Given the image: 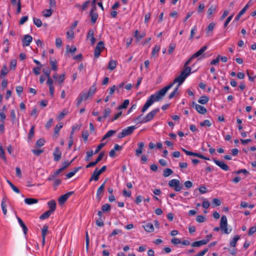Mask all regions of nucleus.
Masks as SVG:
<instances>
[{
  "instance_id": "nucleus-1",
  "label": "nucleus",
  "mask_w": 256,
  "mask_h": 256,
  "mask_svg": "<svg viewBox=\"0 0 256 256\" xmlns=\"http://www.w3.org/2000/svg\"><path fill=\"white\" fill-rule=\"evenodd\" d=\"M172 88V84H168L160 90L156 92L154 94H152L148 98L146 102L142 109V112H145L155 102H158L162 100L166 92Z\"/></svg>"
},
{
  "instance_id": "nucleus-2",
  "label": "nucleus",
  "mask_w": 256,
  "mask_h": 256,
  "mask_svg": "<svg viewBox=\"0 0 256 256\" xmlns=\"http://www.w3.org/2000/svg\"><path fill=\"white\" fill-rule=\"evenodd\" d=\"M159 112V108H154L148 113L145 116H143L142 114L138 116L136 118V120L141 123L147 122L152 120L154 116H156Z\"/></svg>"
},
{
  "instance_id": "nucleus-3",
  "label": "nucleus",
  "mask_w": 256,
  "mask_h": 256,
  "mask_svg": "<svg viewBox=\"0 0 256 256\" xmlns=\"http://www.w3.org/2000/svg\"><path fill=\"white\" fill-rule=\"evenodd\" d=\"M42 72L45 74L46 76L48 78L46 84L48 85L49 87L50 96L52 98L54 96V88L52 86V79L50 76V70L49 68H48L47 70L44 69Z\"/></svg>"
},
{
  "instance_id": "nucleus-4",
  "label": "nucleus",
  "mask_w": 256,
  "mask_h": 256,
  "mask_svg": "<svg viewBox=\"0 0 256 256\" xmlns=\"http://www.w3.org/2000/svg\"><path fill=\"white\" fill-rule=\"evenodd\" d=\"M208 49V46H205L200 48L198 51H197L196 53L192 54L191 57H190L188 60L185 62V66L188 65L190 62H192V60L195 58H198V60L201 59V58H198L200 56H202V58H204V54H202L203 53Z\"/></svg>"
},
{
  "instance_id": "nucleus-5",
  "label": "nucleus",
  "mask_w": 256,
  "mask_h": 256,
  "mask_svg": "<svg viewBox=\"0 0 256 256\" xmlns=\"http://www.w3.org/2000/svg\"><path fill=\"white\" fill-rule=\"evenodd\" d=\"M168 186L176 192H180L183 188V185L177 179H172L168 182Z\"/></svg>"
},
{
  "instance_id": "nucleus-6",
  "label": "nucleus",
  "mask_w": 256,
  "mask_h": 256,
  "mask_svg": "<svg viewBox=\"0 0 256 256\" xmlns=\"http://www.w3.org/2000/svg\"><path fill=\"white\" fill-rule=\"evenodd\" d=\"M220 228L221 230L226 234H228L232 232L231 228H228V220L226 216H222L221 217Z\"/></svg>"
},
{
  "instance_id": "nucleus-7",
  "label": "nucleus",
  "mask_w": 256,
  "mask_h": 256,
  "mask_svg": "<svg viewBox=\"0 0 256 256\" xmlns=\"http://www.w3.org/2000/svg\"><path fill=\"white\" fill-rule=\"evenodd\" d=\"M104 44L102 41H100L98 43L94 50V58H97L99 57L101 52L104 48Z\"/></svg>"
},
{
  "instance_id": "nucleus-8",
  "label": "nucleus",
  "mask_w": 256,
  "mask_h": 256,
  "mask_svg": "<svg viewBox=\"0 0 256 256\" xmlns=\"http://www.w3.org/2000/svg\"><path fill=\"white\" fill-rule=\"evenodd\" d=\"M90 96L86 92L80 93L76 100L77 106H79L83 100H87Z\"/></svg>"
},
{
  "instance_id": "nucleus-9",
  "label": "nucleus",
  "mask_w": 256,
  "mask_h": 256,
  "mask_svg": "<svg viewBox=\"0 0 256 256\" xmlns=\"http://www.w3.org/2000/svg\"><path fill=\"white\" fill-rule=\"evenodd\" d=\"M186 78L183 75H182V74H180L178 77L174 78L172 83H170L169 84H172V86L174 84L178 82V84L176 86H178V88H179L180 86L184 82Z\"/></svg>"
},
{
  "instance_id": "nucleus-10",
  "label": "nucleus",
  "mask_w": 256,
  "mask_h": 256,
  "mask_svg": "<svg viewBox=\"0 0 256 256\" xmlns=\"http://www.w3.org/2000/svg\"><path fill=\"white\" fill-rule=\"evenodd\" d=\"M74 193V192H69L66 194L61 196L58 200V202L60 204L62 205L64 204L68 199V198Z\"/></svg>"
},
{
  "instance_id": "nucleus-11",
  "label": "nucleus",
  "mask_w": 256,
  "mask_h": 256,
  "mask_svg": "<svg viewBox=\"0 0 256 256\" xmlns=\"http://www.w3.org/2000/svg\"><path fill=\"white\" fill-rule=\"evenodd\" d=\"M192 106L200 114H204L206 112V109L204 106L198 104L194 102H192Z\"/></svg>"
},
{
  "instance_id": "nucleus-12",
  "label": "nucleus",
  "mask_w": 256,
  "mask_h": 256,
  "mask_svg": "<svg viewBox=\"0 0 256 256\" xmlns=\"http://www.w3.org/2000/svg\"><path fill=\"white\" fill-rule=\"evenodd\" d=\"M32 40V37L29 34H26L22 40V46L24 47L28 46Z\"/></svg>"
},
{
  "instance_id": "nucleus-13",
  "label": "nucleus",
  "mask_w": 256,
  "mask_h": 256,
  "mask_svg": "<svg viewBox=\"0 0 256 256\" xmlns=\"http://www.w3.org/2000/svg\"><path fill=\"white\" fill-rule=\"evenodd\" d=\"M213 161L216 164L220 167L222 170L225 171H228L229 170L228 166L224 162L217 160L216 158H214Z\"/></svg>"
},
{
  "instance_id": "nucleus-14",
  "label": "nucleus",
  "mask_w": 256,
  "mask_h": 256,
  "mask_svg": "<svg viewBox=\"0 0 256 256\" xmlns=\"http://www.w3.org/2000/svg\"><path fill=\"white\" fill-rule=\"evenodd\" d=\"M54 160L56 162H58L60 160L62 156V152L58 147H56L53 153Z\"/></svg>"
},
{
  "instance_id": "nucleus-15",
  "label": "nucleus",
  "mask_w": 256,
  "mask_h": 256,
  "mask_svg": "<svg viewBox=\"0 0 256 256\" xmlns=\"http://www.w3.org/2000/svg\"><path fill=\"white\" fill-rule=\"evenodd\" d=\"M142 227L146 231L151 232L154 231V227L153 224L150 222H143Z\"/></svg>"
},
{
  "instance_id": "nucleus-16",
  "label": "nucleus",
  "mask_w": 256,
  "mask_h": 256,
  "mask_svg": "<svg viewBox=\"0 0 256 256\" xmlns=\"http://www.w3.org/2000/svg\"><path fill=\"white\" fill-rule=\"evenodd\" d=\"M134 129H124L118 134V138H122L130 134Z\"/></svg>"
},
{
  "instance_id": "nucleus-17",
  "label": "nucleus",
  "mask_w": 256,
  "mask_h": 256,
  "mask_svg": "<svg viewBox=\"0 0 256 256\" xmlns=\"http://www.w3.org/2000/svg\"><path fill=\"white\" fill-rule=\"evenodd\" d=\"M106 183V180L104 181V182L97 190L96 197L98 201H100L102 198V196H100V194H102L104 192V189Z\"/></svg>"
},
{
  "instance_id": "nucleus-18",
  "label": "nucleus",
  "mask_w": 256,
  "mask_h": 256,
  "mask_svg": "<svg viewBox=\"0 0 256 256\" xmlns=\"http://www.w3.org/2000/svg\"><path fill=\"white\" fill-rule=\"evenodd\" d=\"M146 32H142L140 34H139V32L138 30H136L134 33V37L137 42L140 41L141 39L144 38L146 36Z\"/></svg>"
},
{
  "instance_id": "nucleus-19",
  "label": "nucleus",
  "mask_w": 256,
  "mask_h": 256,
  "mask_svg": "<svg viewBox=\"0 0 256 256\" xmlns=\"http://www.w3.org/2000/svg\"><path fill=\"white\" fill-rule=\"evenodd\" d=\"M208 242V240H201L194 242L191 244L192 247H200L202 245L206 244Z\"/></svg>"
},
{
  "instance_id": "nucleus-20",
  "label": "nucleus",
  "mask_w": 256,
  "mask_h": 256,
  "mask_svg": "<svg viewBox=\"0 0 256 256\" xmlns=\"http://www.w3.org/2000/svg\"><path fill=\"white\" fill-rule=\"evenodd\" d=\"M144 145L143 142H139L138 144V148L136 150V155L137 156H139L142 154Z\"/></svg>"
},
{
  "instance_id": "nucleus-21",
  "label": "nucleus",
  "mask_w": 256,
  "mask_h": 256,
  "mask_svg": "<svg viewBox=\"0 0 256 256\" xmlns=\"http://www.w3.org/2000/svg\"><path fill=\"white\" fill-rule=\"evenodd\" d=\"M192 68L190 66H185L184 65V68L183 70L181 72V74L184 76L186 78H187L191 73Z\"/></svg>"
},
{
  "instance_id": "nucleus-22",
  "label": "nucleus",
  "mask_w": 256,
  "mask_h": 256,
  "mask_svg": "<svg viewBox=\"0 0 256 256\" xmlns=\"http://www.w3.org/2000/svg\"><path fill=\"white\" fill-rule=\"evenodd\" d=\"M16 218L19 224L22 228L24 234H27L28 228H27L24 223L22 222V220L20 217L17 216Z\"/></svg>"
},
{
  "instance_id": "nucleus-23",
  "label": "nucleus",
  "mask_w": 256,
  "mask_h": 256,
  "mask_svg": "<svg viewBox=\"0 0 256 256\" xmlns=\"http://www.w3.org/2000/svg\"><path fill=\"white\" fill-rule=\"evenodd\" d=\"M56 202L54 200H50L48 202V205L49 208V210L54 212L56 208Z\"/></svg>"
},
{
  "instance_id": "nucleus-24",
  "label": "nucleus",
  "mask_w": 256,
  "mask_h": 256,
  "mask_svg": "<svg viewBox=\"0 0 256 256\" xmlns=\"http://www.w3.org/2000/svg\"><path fill=\"white\" fill-rule=\"evenodd\" d=\"M100 174L98 171V168H96L92 173L90 179V181L91 182L92 180L97 181L98 180L99 176Z\"/></svg>"
},
{
  "instance_id": "nucleus-25",
  "label": "nucleus",
  "mask_w": 256,
  "mask_h": 256,
  "mask_svg": "<svg viewBox=\"0 0 256 256\" xmlns=\"http://www.w3.org/2000/svg\"><path fill=\"white\" fill-rule=\"evenodd\" d=\"M217 6L214 4L211 5L208 9V18L210 19L211 18V16L214 12L216 9Z\"/></svg>"
},
{
  "instance_id": "nucleus-26",
  "label": "nucleus",
  "mask_w": 256,
  "mask_h": 256,
  "mask_svg": "<svg viewBox=\"0 0 256 256\" xmlns=\"http://www.w3.org/2000/svg\"><path fill=\"white\" fill-rule=\"evenodd\" d=\"M90 17L91 23L92 24H94L96 22V20L98 18V14L96 12H90Z\"/></svg>"
},
{
  "instance_id": "nucleus-27",
  "label": "nucleus",
  "mask_w": 256,
  "mask_h": 256,
  "mask_svg": "<svg viewBox=\"0 0 256 256\" xmlns=\"http://www.w3.org/2000/svg\"><path fill=\"white\" fill-rule=\"evenodd\" d=\"M82 168V166L75 168L73 170L69 172L66 174V178H70L73 176L80 170Z\"/></svg>"
},
{
  "instance_id": "nucleus-28",
  "label": "nucleus",
  "mask_w": 256,
  "mask_h": 256,
  "mask_svg": "<svg viewBox=\"0 0 256 256\" xmlns=\"http://www.w3.org/2000/svg\"><path fill=\"white\" fill-rule=\"evenodd\" d=\"M8 72V69L7 68L6 65L4 64L2 68V69L0 70V78H3L5 77L6 76Z\"/></svg>"
},
{
  "instance_id": "nucleus-29",
  "label": "nucleus",
  "mask_w": 256,
  "mask_h": 256,
  "mask_svg": "<svg viewBox=\"0 0 256 256\" xmlns=\"http://www.w3.org/2000/svg\"><path fill=\"white\" fill-rule=\"evenodd\" d=\"M38 200L33 198H26L24 199V202L28 205H31L37 203Z\"/></svg>"
},
{
  "instance_id": "nucleus-30",
  "label": "nucleus",
  "mask_w": 256,
  "mask_h": 256,
  "mask_svg": "<svg viewBox=\"0 0 256 256\" xmlns=\"http://www.w3.org/2000/svg\"><path fill=\"white\" fill-rule=\"evenodd\" d=\"M53 212L48 210L44 212L42 214H41L40 216V219L43 220L48 218Z\"/></svg>"
},
{
  "instance_id": "nucleus-31",
  "label": "nucleus",
  "mask_w": 256,
  "mask_h": 256,
  "mask_svg": "<svg viewBox=\"0 0 256 256\" xmlns=\"http://www.w3.org/2000/svg\"><path fill=\"white\" fill-rule=\"evenodd\" d=\"M209 100L208 96H202L198 100V102L202 104H206Z\"/></svg>"
},
{
  "instance_id": "nucleus-32",
  "label": "nucleus",
  "mask_w": 256,
  "mask_h": 256,
  "mask_svg": "<svg viewBox=\"0 0 256 256\" xmlns=\"http://www.w3.org/2000/svg\"><path fill=\"white\" fill-rule=\"evenodd\" d=\"M182 151L184 152V153L187 155L189 156H194L199 158L200 154L197 153V152H190L188 150H186L184 148H182Z\"/></svg>"
},
{
  "instance_id": "nucleus-33",
  "label": "nucleus",
  "mask_w": 256,
  "mask_h": 256,
  "mask_svg": "<svg viewBox=\"0 0 256 256\" xmlns=\"http://www.w3.org/2000/svg\"><path fill=\"white\" fill-rule=\"evenodd\" d=\"M96 90V84H94L90 87L88 93V94H90V96H92L95 94Z\"/></svg>"
},
{
  "instance_id": "nucleus-34",
  "label": "nucleus",
  "mask_w": 256,
  "mask_h": 256,
  "mask_svg": "<svg viewBox=\"0 0 256 256\" xmlns=\"http://www.w3.org/2000/svg\"><path fill=\"white\" fill-rule=\"evenodd\" d=\"M10 118L12 123L16 122V111L14 109H12L10 112Z\"/></svg>"
},
{
  "instance_id": "nucleus-35",
  "label": "nucleus",
  "mask_w": 256,
  "mask_h": 256,
  "mask_svg": "<svg viewBox=\"0 0 256 256\" xmlns=\"http://www.w3.org/2000/svg\"><path fill=\"white\" fill-rule=\"evenodd\" d=\"M116 132V131L114 130H110L108 131L103 136L102 138V141L104 140L105 139L110 137L112 136L114 133Z\"/></svg>"
},
{
  "instance_id": "nucleus-36",
  "label": "nucleus",
  "mask_w": 256,
  "mask_h": 256,
  "mask_svg": "<svg viewBox=\"0 0 256 256\" xmlns=\"http://www.w3.org/2000/svg\"><path fill=\"white\" fill-rule=\"evenodd\" d=\"M116 60H110L108 62V68L111 70H112L116 68Z\"/></svg>"
},
{
  "instance_id": "nucleus-37",
  "label": "nucleus",
  "mask_w": 256,
  "mask_h": 256,
  "mask_svg": "<svg viewBox=\"0 0 256 256\" xmlns=\"http://www.w3.org/2000/svg\"><path fill=\"white\" fill-rule=\"evenodd\" d=\"M173 171L170 168H166L163 171V176L164 177H168L173 174Z\"/></svg>"
},
{
  "instance_id": "nucleus-38",
  "label": "nucleus",
  "mask_w": 256,
  "mask_h": 256,
  "mask_svg": "<svg viewBox=\"0 0 256 256\" xmlns=\"http://www.w3.org/2000/svg\"><path fill=\"white\" fill-rule=\"evenodd\" d=\"M216 26V24L214 22H210L208 26L206 28V32L208 34L209 32H212L214 28Z\"/></svg>"
},
{
  "instance_id": "nucleus-39",
  "label": "nucleus",
  "mask_w": 256,
  "mask_h": 256,
  "mask_svg": "<svg viewBox=\"0 0 256 256\" xmlns=\"http://www.w3.org/2000/svg\"><path fill=\"white\" fill-rule=\"evenodd\" d=\"M48 226L46 224H44L42 229V238H46L48 232Z\"/></svg>"
},
{
  "instance_id": "nucleus-40",
  "label": "nucleus",
  "mask_w": 256,
  "mask_h": 256,
  "mask_svg": "<svg viewBox=\"0 0 256 256\" xmlns=\"http://www.w3.org/2000/svg\"><path fill=\"white\" fill-rule=\"evenodd\" d=\"M240 238L239 236H235L230 242V245L231 246L235 247L236 246L238 240Z\"/></svg>"
},
{
  "instance_id": "nucleus-41",
  "label": "nucleus",
  "mask_w": 256,
  "mask_h": 256,
  "mask_svg": "<svg viewBox=\"0 0 256 256\" xmlns=\"http://www.w3.org/2000/svg\"><path fill=\"white\" fill-rule=\"evenodd\" d=\"M246 74L249 80L251 82L254 81L256 78V76L254 72H250L248 70H246Z\"/></svg>"
},
{
  "instance_id": "nucleus-42",
  "label": "nucleus",
  "mask_w": 256,
  "mask_h": 256,
  "mask_svg": "<svg viewBox=\"0 0 256 256\" xmlns=\"http://www.w3.org/2000/svg\"><path fill=\"white\" fill-rule=\"evenodd\" d=\"M111 210L110 205L108 204H106L102 206V210L105 212H108Z\"/></svg>"
},
{
  "instance_id": "nucleus-43",
  "label": "nucleus",
  "mask_w": 256,
  "mask_h": 256,
  "mask_svg": "<svg viewBox=\"0 0 256 256\" xmlns=\"http://www.w3.org/2000/svg\"><path fill=\"white\" fill-rule=\"evenodd\" d=\"M52 12L53 10L51 8L45 10L42 12L43 16L46 18L51 16Z\"/></svg>"
},
{
  "instance_id": "nucleus-44",
  "label": "nucleus",
  "mask_w": 256,
  "mask_h": 256,
  "mask_svg": "<svg viewBox=\"0 0 256 256\" xmlns=\"http://www.w3.org/2000/svg\"><path fill=\"white\" fill-rule=\"evenodd\" d=\"M178 93V86H176L174 90L170 93V94L168 96V98L172 99V98L176 94Z\"/></svg>"
},
{
  "instance_id": "nucleus-45",
  "label": "nucleus",
  "mask_w": 256,
  "mask_h": 256,
  "mask_svg": "<svg viewBox=\"0 0 256 256\" xmlns=\"http://www.w3.org/2000/svg\"><path fill=\"white\" fill-rule=\"evenodd\" d=\"M111 112V109L110 108H106L104 109V113L102 114L103 118H107Z\"/></svg>"
},
{
  "instance_id": "nucleus-46",
  "label": "nucleus",
  "mask_w": 256,
  "mask_h": 256,
  "mask_svg": "<svg viewBox=\"0 0 256 256\" xmlns=\"http://www.w3.org/2000/svg\"><path fill=\"white\" fill-rule=\"evenodd\" d=\"M50 63L51 66V68L52 70H56L58 69L57 64H56V61L54 59V60H50Z\"/></svg>"
},
{
  "instance_id": "nucleus-47",
  "label": "nucleus",
  "mask_w": 256,
  "mask_h": 256,
  "mask_svg": "<svg viewBox=\"0 0 256 256\" xmlns=\"http://www.w3.org/2000/svg\"><path fill=\"white\" fill-rule=\"evenodd\" d=\"M68 113V111L66 110H64L58 116H57V119L58 120H60L62 119L64 116L66 115Z\"/></svg>"
},
{
  "instance_id": "nucleus-48",
  "label": "nucleus",
  "mask_w": 256,
  "mask_h": 256,
  "mask_svg": "<svg viewBox=\"0 0 256 256\" xmlns=\"http://www.w3.org/2000/svg\"><path fill=\"white\" fill-rule=\"evenodd\" d=\"M33 22L34 24L38 28H40L42 26V20L39 18H34Z\"/></svg>"
},
{
  "instance_id": "nucleus-49",
  "label": "nucleus",
  "mask_w": 256,
  "mask_h": 256,
  "mask_svg": "<svg viewBox=\"0 0 256 256\" xmlns=\"http://www.w3.org/2000/svg\"><path fill=\"white\" fill-rule=\"evenodd\" d=\"M130 101L128 100H125L123 103L118 106L119 109L126 108L128 106Z\"/></svg>"
},
{
  "instance_id": "nucleus-50",
  "label": "nucleus",
  "mask_w": 256,
  "mask_h": 256,
  "mask_svg": "<svg viewBox=\"0 0 256 256\" xmlns=\"http://www.w3.org/2000/svg\"><path fill=\"white\" fill-rule=\"evenodd\" d=\"M160 49V46L159 45H156L154 47L152 48V56H154L158 52Z\"/></svg>"
},
{
  "instance_id": "nucleus-51",
  "label": "nucleus",
  "mask_w": 256,
  "mask_h": 256,
  "mask_svg": "<svg viewBox=\"0 0 256 256\" xmlns=\"http://www.w3.org/2000/svg\"><path fill=\"white\" fill-rule=\"evenodd\" d=\"M45 142L44 138H40L36 141V144L38 147H41L44 144Z\"/></svg>"
},
{
  "instance_id": "nucleus-52",
  "label": "nucleus",
  "mask_w": 256,
  "mask_h": 256,
  "mask_svg": "<svg viewBox=\"0 0 256 256\" xmlns=\"http://www.w3.org/2000/svg\"><path fill=\"white\" fill-rule=\"evenodd\" d=\"M234 16V14H232L230 16L227 18V19L225 21V22H224V28H226L228 26V24L232 20V18H233Z\"/></svg>"
},
{
  "instance_id": "nucleus-53",
  "label": "nucleus",
  "mask_w": 256,
  "mask_h": 256,
  "mask_svg": "<svg viewBox=\"0 0 256 256\" xmlns=\"http://www.w3.org/2000/svg\"><path fill=\"white\" fill-rule=\"evenodd\" d=\"M34 129H30V131L29 132L28 137V141L30 142L34 136Z\"/></svg>"
},
{
  "instance_id": "nucleus-54",
  "label": "nucleus",
  "mask_w": 256,
  "mask_h": 256,
  "mask_svg": "<svg viewBox=\"0 0 256 256\" xmlns=\"http://www.w3.org/2000/svg\"><path fill=\"white\" fill-rule=\"evenodd\" d=\"M65 79V74H60L58 78V84L60 85H61L62 83L64 82Z\"/></svg>"
},
{
  "instance_id": "nucleus-55",
  "label": "nucleus",
  "mask_w": 256,
  "mask_h": 256,
  "mask_svg": "<svg viewBox=\"0 0 256 256\" xmlns=\"http://www.w3.org/2000/svg\"><path fill=\"white\" fill-rule=\"evenodd\" d=\"M90 0H88L83 3L82 6H81L82 11H84L86 9V8L90 4Z\"/></svg>"
},
{
  "instance_id": "nucleus-56",
  "label": "nucleus",
  "mask_w": 256,
  "mask_h": 256,
  "mask_svg": "<svg viewBox=\"0 0 256 256\" xmlns=\"http://www.w3.org/2000/svg\"><path fill=\"white\" fill-rule=\"evenodd\" d=\"M89 134L88 131L84 130L82 132V138L84 141V142H86L88 140V137Z\"/></svg>"
},
{
  "instance_id": "nucleus-57",
  "label": "nucleus",
  "mask_w": 256,
  "mask_h": 256,
  "mask_svg": "<svg viewBox=\"0 0 256 256\" xmlns=\"http://www.w3.org/2000/svg\"><path fill=\"white\" fill-rule=\"evenodd\" d=\"M0 158L4 160H6L4 151L2 148V146L0 144Z\"/></svg>"
},
{
  "instance_id": "nucleus-58",
  "label": "nucleus",
  "mask_w": 256,
  "mask_h": 256,
  "mask_svg": "<svg viewBox=\"0 0 256 256\" xmlns=\"http://www.w3.org/2000/svg\"><path fill=\"white\" fill-rule=\"evenodd\" d=\"M74 160H72L70 162H68V160L64 161L62 164V166L61 168L63 170H64L68 166L70 165V164L72 163V162Z\"/></svg>"
},
{
  "instance_id": "nucleus-59",
  "label": "nucleus",
  "mask_w": 256,
  "mask_h": 256,
  "mask_svg": "<svg viewBox=\"0 0 256 256\" xmlns=\"http://www.w3.org/2000/svg\"><path fill=\"white\" fill-rule=\"evenodd\" d=\"M200 125L202 126H207L209 127L210 126L211 123L209 120H204V122H201L200 124Z\"/></svg>"
},
{
  "instance_id": "nucleus-60",
  "label": "nucleus",
  "mask_w": 256,
  "mask_h": 256,
  "mask_svg": "<svg viewBox=\"0 0 256 256\" xmlns=\"http://www.w3.org/2000/svg\"><path fill=\"white\" fill-rule=\"evenodd\" d=\"M144 200V196L141 195H139L136 196L134 202L137 204H138L142 202V200Z\"/></svg>"
},
{
  "instance_id": "nucleus-61",
  "label": "nucleus",
  "mask_w": 256,
  "mask_h": 256,
  "mask_svg": "<svg viewBox=\"0 0 256 256\" xmlns=\"http://www.w3.org/2000/svg\"><path fill=\"white\" fill-rule=\"evenodd\" d=\"M96 224L98 226H102L104 224L103 219L102 218H98V219L96 220Z\"/></svg>"
},
{
  "instance_id": "nucleus-62",
  "label": "nucleus",
  "mask_w": 256,
  "mask_h": 256,
  "mask_svg": "<svg viewBox=\"0 0 256 256\" xmlns=\"http://www.w3.org/2000/svg\"><path fill=\"white\" fill-rule=\"evenodd\" d=\"M208 251V248H206L194 256H204Z\"/></svg>"
},
{
  "instance_id": "nucleus-63",
  "label": "nucleus",
  "mask_w": 256,
  "mask_h": 256,
  "mask_svg": "<svg viewBox=\"0 0 256 256\" xmlns=\"http://www.w3.org/2000/svg\"><path fill=\"white\" fill-rule=\"evenodd\" d=\"M93 151L91 150L90 151H88L86 152V156L85 158V160L86 161H88L90 160V158L94 154Z\"/></svg>"
},
{
  "instance_id": "nucleus-64",
  "label": "nucleus",
  "mask_w": 256,
  "mask_h": 256,
  "mask_svg": "<svg viewBox=\"0 0 256 256\" xmlns=\"http://www.w3.org/2000/svg\"><path fill=\"white\" fill-rule=\"evenodd\" d=\"M41 68L42 67H40V66H37V67L34 68L32 70L33 72L36 76L39 75L40 72V70Z\"/></svg>"
}]
</instances>
